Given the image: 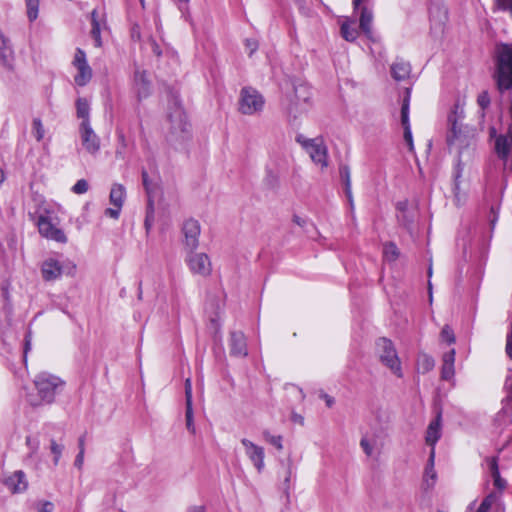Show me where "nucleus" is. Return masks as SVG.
Segmentation results:
<instances>
[{
    "label": "nucleus",
    "mask_w": 512,
    "mask_h": 512,
    "mask_svg": "<svg viewBox=\"0 0 512 512\" xmlns=\"http://www.w3.org/2000/svg\"><path fill=\"white\" fill-rule=\"evenodd\" d=\"M294 222H295L297 225H299V226H303L305 221H304L303 219H301L300 217L295 216V217H294Z\"/></svg>",
    "instance_id": "nucleus-64"
},
{
    "label": "nucleus",
    "mask_w": 512,
    "mask_h": 512,
    "mask_svg": "<svg viewBox=\"0 0 512 512\" xmlns=\"http://www.w3.org/2000/svg\"><path fill=\"white\" fill-rule=\"evenodd\" d=\"M403 129H404V141L407 144L409 150L412 151L414 146H413V138H412L411 128L404 127Z\"/></svg>",
    "instance_id": "nucleus-49"
},
{
    "label": "nucleus",
    "mask_w": 512,
    "mask_h": 512,
    "mask_svg": "<svg viewBox=\"0 0 512 512\" xmlns=\"http://www.w3.org/2000/svg\"><path fill=\"white\" fill-rule=\"evenodd\" d=\"M455 350L451 349L443 355V364L441 368V377L444 380H450L454 376Z\"/></svg>",
    "instance_id": "nucleus-26"
},
{
    "label": "nucleus",
    "mask_w": 512,
    "mask_h": 512,
    "mask_svg": "<svg viewBox=\"0 0 512 512\" xmlns=\"http://www.w3.org/2000/svg\"><path fill=\"white\" fill-rule=\"evenodd\" d=\"M50 450H51V453L54 455V459H53L54 465H57L59 463V460H60V457H61V454L63 451V446L58 444L55 440H51Z\"/></svg>",
    "instance_id": "nucleus-41"
},
{
    "label": "nucleus",
    "mask_w": 512,
    "mask_h": 512,
    "mask_svg": "<svg viewBox=\"0 0 512 512\" xmlns=\"http://www.w3.org/2000/svg\"><path fill=\"white\" fill-rule=\"evenodd\" d=\"M372 21H373L372 11L365 6L362 7L360 19H359V27L368 36H370L371 32H372Z\"/></svg>",
    "instance_id": "nucleus-29"
},
{
    "label": "nucleus",
    "mask_w": 512,
    "mask_h": 512,
    "mask_svg": "<svg viewBox=\"0 0 512 512\" xmlns=\"http://www.w3.org/2000/svg\"><path fill=\"white\" fill-rule=\"evenodd\" d=\"M491 505H492V496L490 495L482 501V503L480 504V506L478 507L476 512H488L489 509L491 508Z\"/></svg>",
    "instance_id": "nucleus-51"
},
{
    "label": "nucleus",
    "mask_w": 512,
    "mask_h": 512,
    "mask_svg": "<svg viewBox=\"0 0 512 512\" xmlns=\"http://www.w3.org/2000/svg\"><path fill=\"white\" fill-rule=\"evenodd\" d=\"M186 512H206L204 505H192L187 508Z\"/></svg>",
    "instance_id": "nucleus-57"
},
{
    "label": "nucleus",
    "mask_w": 512,
    "mask_h": 512,
    "mask_svg": "<svg viewBox=\"0 0 512 512\" xmlns=\"http://www.w3.org/2000/svg\"><path fill=\"white\" fill-rule=\"evenodd\" d=\"M185 417H186V428L188 429V431L190 433L195 434L196 428L194 425L192 404L186 405Z\"/></svg>",
    "instance_id": "nucleus-38"
},
{
    "label": "nucleus",
    "mask_w": 512,
    "mask_h": 512,
    "mask_svg": "<svg viewBox=\"0 0 512 512\" xmlns=\"http://www.w3.org/2000/svg\"><path fill=\"white\" fill-rule=\"evenodd\" d=\"M168 118L171 134L177 140H184L189 134L190 125L184 110L180 107L178 102L174 103L172 110L168 114Z\"/></svg>",
    "instance_id": "nucleus-9"
},
{
    "label": "nucleus",
    "mask_w": 512,
    "mask_h": 512,
    "mask_svg": "<svg viewBox=\"0 0 512 512\" xmlns=\"http://www.w3.org/2000/svg\"><path fill=\"white\" fill-rule=\"evenodd\" d=\"M463 109L456 105L454 111L448 116L449 132L447 134V143L450 149L461 153L462 148H468L472 144V136L466 127L462 124Z\"/></svg>",
    "instance_id": "nucleus-4"
},
{
    "label": "nucleus",
    "mask_w": 512,
    "mask_h": 512,
    "mask_svg": "<svg viewBox=\"0 0 512 512\" xmlns=\"http://www.w3.org/2000/svg\"><path fill=\"white\" fill-rule=\"evenodd\" d=\"M37 224L39 232L43 237L59 243L67 242V237L63 230L53 224L48 216L40 215Z\"/></svg>",
    "instance_id": "nucleus-16"
},
{
    "label": "nucleus",
    "mask_w": 512,
    "mask_h": 512,
    "mask_svg": "<svg viewBox=\"0 0 512 512\" xmlns=\"http://www.w3.org/2000/svg\"><path fill=\"white\" fill-rule=\"evenodd\" d=\"M185 261L193 275L200 277L210 276L212 272V263L206 253H197L195 251L189 252Z\"/></svg>",
    "instance_id": "nucleus-10"
},
{
    "label": "nucleus",
    "mask_w": 512,
    "mask_h": 512,
    "mask_svg": "<svg viewBox=\"0 0 512 512\" xmlns=\"http://www.w3.org/2000/svg\"><path fill=\"white\" fill-rule=\"evenodd\" d=\"M79 139L82 148L91 156H96L101 148L99 136L93 130L90 123H80Z\"/></svg>",
    "instance_id": "nucleus-11"
},
{
    "label": "nucleus",
    "mask_w": 512,
    "mask_h": 512,
    "mask_svg": "<svg viewBox=\"0 0 512 512\" xmlns=\"http://www.w3.org/2000/svg\"><path fill=\"white\" fill-rule=\"evenodd\" d=\"M0 64L9 71L14 70V52L9 39L0 30Z\"/></svg>",
    "instance_id": "nucleus-19"
},
{
    "label": "nucleus",
    "mask_w": 512,
    "mask_h": 512,
    "mask_svg": "<svg viewBox=\"0 0 512 512\" xmlns=\"http://www.w3.org/2000/svg\"><path fill=\"white\" fill-rule=\"evenodd\" d=\"M296 141L302 148L309 154L311 160L318 165L321 170H324L329 165L328 150L324 141L321 138H306L303 135H298Z\"/></svg>",
    "instance_id": "nucleus-6"
},
{
    "label": "nucleus",
    "mask_w": 512,
    "mask_h": 512,
    "mask_svg": "<svg viewBox=\"0 0 512 512\" xmlns=\"http://www.w3.org/2000/svg\"><path fill=\"white\" fill-rule=\"evenodd\" d=\"M33 383L34 390L26 394L27 402L33 407L53 403L65 384L60 377L48 372L37 374Z\"/></svg>",
    "instance_id": "nucleus-1"
},
{
    "label": "nucleus",
    "mask_w": 512,
    "mask_h": 512,
    "mask_svg": "<svg viewBox=\"0 0 512 512\" xmlns=\"http://www.w3.org/2000/svg\"><path fill=\"white\" fill-rule=\"evenodd\" d=\"M477 103L478 105L482 108V109H485L489 106L490 104V97H489V94L487 91H482L479 95H478V98H477Z\"/></svg>",
    "instance_id": "nucleus-46"
},
{
    "label": "nucleus",
    "mask_w": 512,
    "mask_h": 512,
    "mask_svg": "<svg viewBox=\"0 0 512 512\" xmlns=\"http://www.w3.org/2000/svg\"><path fill=\"white\" fill-rule=\"evenodd\" d=\"M368 0H353L354 9H357L361 4L367 2Z\"/></svg>",
    "instance_id": "nucleus-63"
},
{
    "label": "nucleus",
    "mask_w": 512,
    "mask_h": 512,
    "mask_svg": "<svg viewBox=\"0 0 512 512\" xmlns=\"http://www.w3.org/2000/svg\"><path fill=\"white\" fill-rule=\"evenodd\" d=\"M396 208H397L398 214L405 213L408 210H410L408 202L406 200L398 202Z\"/></svg>",
    "instance_id": "nucleus-55"
},
{
    "label": "nucleus",
    "mask_w": 512,
    "mask_h": 512,
    "mask_svg": "<svg viewBox=\"0 0 512 512\" xmlns=\"http://www.w3.org/2000/svg\"><path fill=\"white\" fill-rule=\"evenodd\" d=\"M410 72V64L403 60H397L391 66V75L396 81L405 80L409 77Z\"/></svg>",
    "instance_id": "nucleus-28"
},
{
    "label": "nucleus",
    "mask_w": 512,
    "mask_h": 512,
    "mask_svg": "<svg viewBox=\"0 0 512 512\" xmlns=\"http://www.w3.org/2000/svg\"><path fill=\"white\" fill-rule=\"evenodd\" d=\"M291 476H292V463H291V461H289V464H288V467H287V470H286V474H285V477H284V482H283L284 489H285L286 492L290 488Z\"/></svg>",
    "instance_id": "nucleus-50"
},
{
    "label": "nucleus",
    "mask_w": 512,
    "mask_h": 512,
    "mask_svg": "<svg viewBox=\"0 0 512 512\" xmlns=\"http://www.w3.org/2000/svg\"><path fill=\"white\" fill-rule=\"evenodd\" d=\"M313 106L310 87L303 82L293 83V92L286 97L284 113L291 125L297 124L310 112Z\"/></svg>",
    "instance_id": "nucleus-2"
},
{
    "label": "nucleus",
    "mask_w": 512,
    "mask_h": 512,
    "mask_svg": "<svg viewBox=\"0 0 512 512\" xmlns=\"http://www.w3.org/2000/svg\"><path fill=\"white\" fill-rule=\"evenodd\" d=\"M442 430V414L438 411L434 420L430 422L427 427L425 441L426 444L431 446V449L435 450V444L441 437Z\"/></svg>",
    "instance_id": "nucleus-21"
},
{
    "label": "nucleus",
    "mask_w": 512,
    "mask_h": 512,
    "mask_svg": "<svg viewBox=\"0 0 512 512\" xmlns=\"http://www.w3.org/2000/svg\"><path fill=\"white\" fill-rule=\"evenodd\" d=\"M175 1L178 3L180 10H182L189 2V0H175Z\"/></svg>",
    "instance_id": "nucleus-62"
},
{
    "label": "nucleus",
    "mask_w": 512,
    "mask_h": 512,
    "mask_svg": "<svg viewBox=\"0 0 512 512\" xmlns=\"http://www.w3.org/2000/svg\"><path fill=\"white\" fill-rule=\"evenodd\" d=\"M487 465H488V469L491 474V477L493 479L494 486L498 490L503 491L507 486V482L505 479H503L500 476L499 468H498V459L496 457L488 458Z\"/></svg>",
    "instance_id": "nucleus-25"
},
{
    "label": "nucleus",
    "mask_w": 512,
    "mask_h": 512,
    "mask_svg": "<svg viewBox=\"0 0 512 512\" xmlns=\"http://www.w3.org/2000/svg\"><path fill=\"white\" fill-rule=\"evenodd\" d=\"M434 458H435V450L431 449L427 466L425 468L424 476H423V488L428 491L431 490L437 480V473L434 469Z\"/></svg>",
    "instance_id": "nucleus-24"
},
{
    "label": "nucleus",
    "mask_w": 512,
    "mask_h": 512,
    "mask_svg": "<svg viewBox=\"0 0 512 512\" xmlns=\"http://www.w3.org/2000/svg\"><path fill=\"white\" fill-rule=\"evenodd\" d=\"M491 505H492V496L490 495L482 501V503L480 504V506L478 507L476 512H488L489 509L491 508Z\"/></svg>",
    "instance_id": "nucleus-52"
},
{
    "label": "nucleus",
    "mask_w": 512,
    "mask_h": 512,
    "mask_svg": "<svg viewBox=\"0 0 512 512\" xmlns=\"http://www.w3.org/2000/svg\"><path fill=\"white\" fill-rule=\"evenodd\" d=\"M151 46L155 55L160 56L162 54L159 45L154 40L151 41Z\"/></svg>",
    "instance_id": "nucleus-59"
},
{
    "label": "nucleus",
    "mask_w": 512,
    "mask_h": 512,
    "mask_svg": "<svg viewBox=\"0 0 512 512\" xmlns=\"http://www.w3.org/2000/svg\"><path fill=\"white\" fill-rule=\"evenodd\" d=\"M399 222L408 227L414 220V211L408 210L405 213L397 214Z\"/></svg>",
    "instance_id": "nucleus-43"
},
{
    "label": "nucleus",
    "mask_w": 512,
    "mask_h": 512,
    "mask_svg": "<svg viewBox=\"0 0 512 512\" xmlns=\"http://www.w3.org/2000/svg\"><path fill=\"white\" fill-rule=\"evenodd\" d=\"M377 351L380 362L386 366L395 376H403L401 361L391 340L380 338L377 341Z\"/></svg>",
    "instance_id": "nucleus-7"
},
{
    "label": "nucleus",
    "mask_w": 512,
    "mask_h": 512,
    "mask_svg": "<svg viewBox=\"0 0 512 512\" xmlns=\"http://www.w3.org/2000/svg\"><path fill=\"white\" fill-rule=\"evenodd\" d=\"M512 148V129L504 135H498L495 137L494 150L499 159L505 164L508 161L509 155Z\"/></svg>",
    "instance_id": "nucleus-18"
},
{
    "label": "nucleus",
    "mask_w": 512,
    "mask_h": 512,
    "mask_svg": "<svg viewBox=\"0 0 512 512\" xmlns=\"http://www.w3.org/2000/svg\"><path fill=\"white\" fill-rule=\"evenodd\" d=\"M90 105L87 99L78 98L76 101V113L77 117L81 118V123H90L89 119Z\"/></svg>",
    "instance_id": "nucleus-30"
},
{
    "label": "nucleus",
    "mask_w": 512,
    "mask_h": 512,
    "mask_svg": "<svg viewBox=\"0 0 512 512\" xmlns=\"http://www.w3.org/2000/svg\"><path fill=\"white\" fill-rule=\"evenodd\" d=\"M89 184L85 179L78 180L72 187V191L75 194H84L88 191Z\"/></svg>",
    "instance_id": "nucleus-44"
},
{
    "label": "nucleus",
    "mask_w": 512,
    "mask_h": 512,
    "mask_svg": "<svg viewBox=\"0 0 512 512\" xmlns=\"http://www.w3.org/2000/svg\"><path fill=\"white\" fill-rule=\"evenodd\" d=\"M30 346H31V335L30 333H28L26 336H25V348H24V356H26L28 350L30 349Z\"/></svg>",
    "instance_id": "nucleus-58"
},
{
    "label": "nucleus",
    "mask_w": 512,
    "mask_h": 512,
    "mask_svg": "<svg viewBox=\"0 0 512 512\" xmlns=\"http://www.w3.org/2000/svg\"><path fill=\"white\" fill-rule=\"evenodd\" d=\"M32 134L37 141H41L44 137L45 131L40 119H34L32 123Z\"/></svg>",
    "instance_id": "nucleus-40"
},
{
    "label": "nucleus",
    "mask_w": 512,
    "mask_h": 512,
    "mask_svg": "<svg viewBox=\"0 0 512 512\" xmlns=\"http://www.w3.org/2000/svg\"><path fill=\"white\" fill-rule=\"evenodd\" d=\"M185 402L186 405L192 404V383L190 378L185 380Z\"/></svg>",
    "instance_id": "nucleus-47"
},
{
    "label": "nucleus",
    "mask_w": 512,
    "mask_h": 512,
    "mask_svg": "<svg viewBox=\"0 0 512 512\" xmlns=\"http://www.w3.org/2000/svg\"><path fill=\"white\" fill-rule=\"evenodd\" d=\"M134 89L139 101L147 98L151 92V83L145 71L136 70L134 75Z\"/></svg>",
    "instance_id": "nucleus-20"
},
{
    "label": "nucleus",
    "mask_w": 512,
    "mask_h": 512,
    "mask_svg": "<svg viewBox=\"0 0 512 512\" xmlns=\"http://www.w3.org/2000/svg\"><path fill=\"white\" fill-rule=\"evenodd\" d=\"M76 265L71 261L60 262L54 258H48L41 265V274L45 281H54L62 274L74 276Z\"/></svg>",
    "instance_id": "nucleus-8"
},
{
    "label": "nucleus",
    "mask_w": 512,
    "mask_h": 512,
    "mask_svg": "<svg viewBox=\"0 0 512 512\" xmlns=\"http://www.w3.org/2000/svg\"><path fill=\"white\" fill-rule=\"evenodd\" d=\"M142 182H143V186L145 187L146 192L148 194H150L151 187H150L149 177H148V173L145 170L142 171Z\"/></svg>",
    "instance_id": "nucleus-54"
},
{
    "label": "nucleus",
    "mask_w": 512,
    "mask_h": 512,
    "mask_svg": "<svg viewBox=\"0 0 512 512\" xmlns=\"http://www.w3.org/2000/svg\"><path fill=\"white\" fill-rule=\"evenodd\" d=\"M430 29L434 35H440L444 31L448 20L446 7L442 3H432L429 10Z\"/></svg>",
    "instance_id": "nucleus-15"
},
{
    "label": "nucleus",
    "mask_w": 512,
    "mask_h": 512,
    "mask_svg": "<svg viewBox=\"0 0 512 512\" xmlns=\"http://www.w3.org/2000/svg\"><path fill=\"white\" fill-rule=\"evenodd\" d=\"M340 176L343 180L344 186H345V193L346 196L350 202V204H353L352 199V191H351V174H350V168L348 166H342L340 168Z\"/></svg>",
    "instance_id": "nucleus-33"
},
{
    "label": "nucleus",
    "mask_w": 512,
    "mask_h": 512,
    "mask_svg": "<svg viewBox=\"0 0 512 512\" xmlns=\"http://www.w3.org/2000/svg\"><path fill=\"white\" fill-rule=\"evenodd\" d=\"M441 339L449 344L455 342V335L449 326H444L441 331Z\"/></svg>",
    "instance_id": "nucleus-45"
},
{
    "label": "nucleus",
    "mask_w": 512,
    "mask_h": 512,
    "mask_svg": "<svg viewBox=\"0 0 512 512\" xmlns=\"http://www.w3.org/2000/svg\"><path fill=\"white\" fill-rule=\"evenodd\" d=\"M265 105V99L262 94L252 87L241 89L238 99V110L243 115L260 114Z\"/></svg>",
    "instance_id": "nucleus-5"
},
{
    "label": "nucleus",
    "mask_w": 512,
    "mask_h": 512,
    "mask_svg": "<svg viewBox=\"0 0 512 512\" xmlns=\"http://www.w3.org/2000/svg\"><path fill=\"white\" fill-rule=\"evenodd\" d=\"M121 209H122V207H118V206H113L111 208H106L104 214L107 217H110L112 219H118L119 215H120Z\"/></svg>",
    "instance_id": "nucleus-48"
},
{
    "label": "nucleus",
    "mask_w": 512,
    "mask_h": 512,
    "mask_svg": "<svg viewBox=\"0 0 512 512\" xmlns=\"http://www.w3.org/2000/svg\"><path fill=\"white\" fill-rule=\"evenodd\" d=\"M506 352H507L508 356L512 359V322H511L510 331L507 335Z\"/></svg>",
    "instance_id": "nucleus-53"
},
{
    "label": "nucleus",
    "mask_w": 512,
    "mask_h": 512,
    "mask_svg": "<svg viewBox=\"0 0 512 512\" xmlns=\"http://www.w3.org/2000/svg\"><path fill=\"white\" fill-rule=\"evenodd\" d=\"M401 124L404 127H410L409 122V97L407 96L401 107Z\"/></svg>",
    "instance_id": "nucleus-39"
},
{
    "label": "nucleus",
    "mask_w": 512,
    "mask_h": 512,
    "mask_svg": "<svg viewBox=\"0 0 512 512\" xmlns=\"http://www.w3.org/2000/svg\"><path fill=\"white\" fill-rule=\"evenodd\" d=\"M83 463H84V453L79 452L78 455L76 456L74 465H75V467H77L80 470V469H82Z\"/></svg>",
    "instance_id": "nucleus-56"
},
{
    "label": "nucleus",
    "mask_w": 512,
    "mask_h": 512,
    "mask_svg": "<svg viewBox=\"0 0 512 512\" xmlns=\"http://www.w3.org/2000/svg\"><path fill=\"white\" fill-rule=\"evenodd\" d=\"M34 508L38 512H53L54 504L51 501L40 500L34 503Z\"/></svg>",
    "instance_id": "nucleus-42"
},
{
    "label": "nucleus",
    "mask_w": 512,
    "mask_h": 512,
    "mask_svg": "<svg viewBox=\"0 0 512 512\" xmlns=\"http://www.w3.org/2000/svg\"><path fill=\"white\" fill-rule=\"evenodd\" d=\"M263 438L264 440L271 444L272 446H274L277 450H282L283 449V438L282 436L280 435H272L270 432L268 431H264L263 432Z\"/></svg>",
    "instance_id": "nucleus-36"
},
{
    "label": "nucleus",
    "mask_w": 512,
    "mask_h": 512,
    "mask_svg": "<svg viewBox=\"0 0 512 512\" xmlns=\"http://www.w3.org/2000/svg\"><path fill=\"white\" fill-rule=\"evenodd\" d=\"M73 65L77 69V74L74 77L76 84L86 85L92 78V69L87 63L85 52L80 48L76 50Z\"/></svg>",
    "instance_id": "nucleus-14"
},
{
    "label": "nucleus",
    "mask_w": 512,
    "mask_h": 512,
    "mask_svg": "<svg viewBox=\"0 0 512 512\" xmlns=\"http://www.w3.org/2000/svg\"><path fill=\"white\" fill-rule=\"evenodd\" d=\"M400 256V251L396 244L393 242H387L383 246V258L388 262H395Z\"/></svg>",
    "instance_id": "nucleus-32"
},
{
    "label": "nucleus",
    "mask_w": 512,
    "mask_h": 512,
    "mask_svg": "<svg viewBox=\"0 0 512 512\" xmlns=\"http://www.w3.org/2000/svg\"><path fill=\"white\" fill-rule=\"evenodd\" d=\"M100 33H101V28H100V23H99V21L97 19V11L93 10V12H92L91 36L93 37V39L95 41V45L97 47L101 46V36H100Z\"/></svg>",
    "instance_id": "nucleus-35"
},
{
    "label": "nucleus",
    "mask_w": 512,
    "mask_h": 512,
    "mask_svg": "<svg viewBox=\"0 0 512 512\" xmlns=\"http://www.w3.org/2000/svg\"><path fill=\"white\" fill-rule=\"evenodd\" d=\"M241 444L244 448L245 455L248 457L252 465L258 473H261L265 468V450L264 447L243 438Z\"/></svg>",
    "instance_id": "nucleus-13"
},
{
    "label": "nucleus",
    "mask_w": 512,
    "mask_h": 512,
    "mask_svg": "<svg viewBox=\"0 0 512 512\" xmlns=\"http://www.w3.org/2000/svg\"><path fill=\"white\" fill-rule=\"evenodd\" d=\"M324 400L328 407H331L334 404V399L329 395H324Z\"/></svg>",
    "instance_id": "nucleus-61"
},
{
    "label": "nucleus",
    "mask_w": 512,
    "mask_h": 512,
    "mask_svg": "<svg viewBox=\"0 0 512 512\" xmlns=\"http://www.w3.org/2000/svg\"><path fill=\"white\" fill-rule=\"evenodd\" d=\"M495 80L498 90L503 93L512 88V45L498 44L495 50Z\"/></svg>",
    "instance_id": "nucleus-3"
},
{
    "label": "nucleus",
    "mask_w": 512,
    "mask_h": 512,
    "mask_svg": "<svg viewBox=\"0 0 512 512\" xmlns=\"http://www.w3.org/2000/svg\"><path fill=\"white\" fill-rule=\"evenodd\" d=\"M417 366L423 373H427L434 368L435 361L427 354H420L417 360Z\"/></svg>",
    "instance_id": "nucleus-34"
},
{
    "label": "nucleus",
    "mask_w": 512,
    "mask_h": 512,
    "mask_svg": "<svg viewBox=\"0 0 512 512\" xmlns=\"http://www.w3.org/2000/svg\"><path fill=\"white\" fill-rule=\"evenodd\" d=\"M354 21L346 20L341 25V35L347 41H354L358 37V30L355 28Z\"/></svg>",
    "instance_id": "nucleus-31"
},
{
    "label": "nucleus",
    "mask_w": 512,
    "mask_h": 512,
    "mask_svg": "<svg viewBox=\"0 0 512 512\" xmlns=\"http://www.w3.org/2000/svg\"><path fill=\"white\" fill-rule=\"evenodd\" d=\"M78 447H79V452L85 453V439H84V437H80L79 438V440H78Z\"/></svg>",
    "instance_id": "nucleus-60"
},
{
    "label": "nucleus",
    "mask_w": 512,
    "mask_h": 512,
    "mask_svg": "<svg viewBox=\"0 0 512 512\" xmlns=\"http://www.w3.org/2000/svg\"><path fill=\"white\" fill-rule=\"evenodd\" d=\"M230 352L236 357L247 355L246 338L242 332L234 331L230 334Z\"/></svg>",
    "instance_id": "nucleus-23"
},
{
    "label": "nucleus",
    "mask_w": 512,
    "mask_h": 512,
    "mask_svg": "<svg viewBox=\"0 0 512 512\" xmlns=\"http://www.w3.org/2000/svg\"><path fill=\"white\" fill-rule=\"evenodd\" d=\"M126 199V189L120 183H114L109 194V202L112 206L123 207Z\"/></svg>",
    "instance_id": "nucleus-27"
},
{
    "label": "nucleus",
    "mask_w": 512,
    "mask_h": 512,
    "mask_svg": "<svg viewBox=\"0 0 512 512\" xmlns=\"http://www.w3.org/2000/svg\"><path fill=\"white\" fill-rule=\"evenodd\" d=\"M27 15L30 21H34L38 16L39 0H26Z\"/></svg>",
    "instance_id": "nucleus-37"
},
{
    "label": "nucleus",
    "mask_w": 512,
    "mask_h": 512,
    "mask_svg": "<svg viewBox=\"0 0 512 512\" xmlns=\"http://www.w3.org/2000/svg\"><path fill=\"white\" fill-rule=\"evenodd\" d=\"M5 485L12 493L24 492L28 487V482L23 471H15L5 478Z\"/></svg>",
    "instance_id": "nucleus-22"
},
{
    "label": "nucleus",
    "mask_w": 512,
    "mask_h": 512,
    "mask_svg": "<svg viewBox=\"0 0 512 512\" xmlns=\"http://www.w3.org/2000/svg\"><path fill=\"white\" fill-rule=\"evenodd\" d=\"M360 447L368 457L379 455L384 447V442L378 433L366 434L360 440Z\"/></svg>",
    "instance_id": "nucleus-17"
},
{
    "label": "nucleus",
    "mask_w": 512,
    "mask_h": 512,
    "mask_svg": "<svg viewBox=\"0 0 512 512\" xmlns=\"http://www.w3.org/2000/svg\"><path fill=\"white\" fill-rule=\"evenodd\" d=\"M183 244L188 252L195 251L199 246V236L201 233L200 224L197 220L188 219L183 223Z\"/></svg>",
    "instance_id": "nucleus-12"
}]
</instances>
